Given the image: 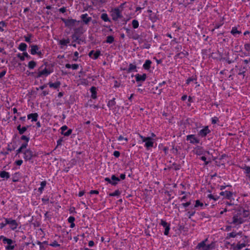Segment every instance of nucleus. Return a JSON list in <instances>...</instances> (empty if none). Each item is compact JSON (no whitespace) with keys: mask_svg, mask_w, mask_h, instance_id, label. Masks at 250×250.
I'll return each mask as SVG.
<instances>
[{"mask_svg":"<svg viewBox=\"0 0 250 250\" xmlns=\"http://www.w3.org/2000/svg\"><path fill=\"white\" fill-rule=\"evenodd\" d=\"M149 139L146 141L145 144V146L147 150H149L151 147H153L154 146L153 139L150 137H149Z\"/></svg>","mask_w":250,"mask_h":250,"instance_id":"a211bd4d","label":"nucleus"},{"mask_svg":"<svg viewBox=\"0 0 250 250\" xmlns=\"http://www.w3.org/2000/svg\"><path fill=\"white\" fill-rule=\"evenodd\" d=\"M230 33L231 34H232L233 36H236V35L237 34H240L241 33V32L240 31H238L237 30V27H233L231 31H230Z\"/></svg>","mask_w":250,"mask_h":250,"instance_id":"58836bf2","label":"nucleus"},{"mask_svg":"<svg viewBox=\"0 0 250 250\" xmlns=\"http://www.w3.org/2000/svg\"><path fill=\"white\" fill-rule=\"evenodd\" d=\"M123 29L125 30L126 33H127V36L129 38H133L134 39H137V38H135V37H133L132 36L134 31L130 30V29L126 28L125 27H124Z\"/></svg>","mask_w":250,"mask_h":250,"instance_id":"b1692460","label":"nucleus"},{"mask_svg":"<svg viewBox=\"0 0 250 250\" xmlns=\"http://www.w3.org/2000/svg\"><path fill=\"white\" fill-rule=\"evenodd\" d=\"M132 27L134 29H136L139 27V21L137 20H133L132 21Z\"/></svg>","mask_w":250,"mask_h":250,"instance_id":"49530a36","label":"nucleus"},{"mask_svg":"<svg viewBox=\"0 0 250 250\" xmlns=\"http://www.w3.org/2000/svg\"><path fill=\"white\" fill-rule=\"evenodd\" d=\"M241 211H239L236 214H234L232 217V222H230V224H234L235 226L243 224L245 219L241 216Z\"/></svg>","mask_w":250,"mask_h":250,"instance_id":"f03ea898","label":"nucleus"},{"mask_svg":"<svg viewBox=\"0 0 250 250\" xmlns=\"http://www.w3.org/2000/svg\"><path fill=\"white\" fill-rule=\"evenodd\" d=\"M105 181L107 182L109 184H111L112 186H115V183L114 182H112L111 180V178H109L108 177H106L104 178Z\"/></svg>","mask_w":250,"mask_h":250,"instance_id":"4d7b16f0","label":"nucleus"},{"mask_svg":"<svg viewBox=\"0 0 250 250\" xmlns=\"http://www.w3.org/2000/svg\"><path fill=\"white\" fill-rule=\"evenodd\" d=\"M49 245L53 247H57L60 246L56 241H54L53 243L50 244Z\"/></svg>","mask_w":250,"mask_h":250,"instance_id":"338daca9","label":"nucleus"},{"mask_svg":"<svg viewBox=\"0 0 250 250\" xmlns=\"http://www.w3.org/2000/svg\"><path fill=\"white\" fill-rule=\"evenodd\" d=\"M21 140L25 141V142H28L29 141L30 138H29V137H28L25 135H22L21 137Z\"/></svg>","mask_w":250,"mask_h":250,"instance_id":"680f3d73","label":"nucleus"},{"mask_svg":"<svg viewBox=\"0 0 250 250\" xmlns=\"http://www.w3.org/2000/svg\"><path fill=\"white\" fill-rule=\"evenodd\" d=\"M160 225L162 226L164 228H165L166 227H167V226H168L170 224L167 223L166 221H165L163 219H161L160 220Z\"/></svg>","mask_w":250,"mask_h":250,"instance_id":"603ef678","label":"nucleus"},{"mask_svg":"<svg viewBox=\"0 0 250 250\" xmlns=\"http://www.w3.org/2000/svg\"><path fill=\"white\" fill-rule=\"evenodd\" d=\"M135 77L138 86H141L142 85V83L145 82L147 78L146 74L145 73H144L143 75L137 74Z\"/></svg>","mask_w":250,"mask_h":250,"instance_id":"0eeeda50","label":"nucleus"},{"mask_svg":"<svg viewBox=\"0 0 250 250\" xmlns=\"http://www.w3.org/2000/svg\"><path fill=\"white\" fill-rule=\"evenodd\" d=\"M38 118V114L37 113H31L27 115L28 119H31L32 122H36L37 121Z\"/></svg>","mask_w":250,"mask_h":250,"instance_id":"5701e85b","label":"nucleus"},{"mask_svg":"<svg viewBox=\"0 0 250 250\" xmlns=\"http://www.w3.org/2000/svg\"><path fill=\"white\" fill-rule=\"evenodd\" d=\"M73 34L81 37V35L86 31V29H85L83 26L81 25L78 27L73 28Z\"/></svg>","mask_w":250,"mask_h":250,"instance_id":"9b49d317","label":"nucleus"},{"mask_svg":"<svg viewBox=\"0 0 250 250\" xmlns=\"http://www.w3.org/2000/svg\"><path fill=\"white\" fill-rule=\"evenodd\" d=\"M114 42V38L113 36H108L106 37L105 42L107 43H112Z\"/></svg>","mask_w":250,"mask_h":250,"instance_id":"a19ab883","label":"nucleus"},{"mask_svg":"<svg viewBox=\"0 0 250 250\" xmlns=\"http://www.w3.org/2000/svg\"><path fill=\"white\" fill-rule=\"evenodd\" d=\"M151 64H152V62L151 60H146L145 61V63H144V64L143 65V67L145 70L149 71Z\"/></svg>","mask_w":250,"mask_h":250,"instance_id":"6ab92c4d","label":"nucleus"},{"mask_svg":"<svg viewBox=\"0 0 250 250\" xmlns=\"http://www.w3.org/2000/svg\"><path fill=\"white\" fill-rule=\"evenodd\" d=\"M162 92V89H159L158 86H156L155 87V91H153V93L155 94H158V95H160Z\"/></svg>","mask_w":250,"mask_h":250,"instance_id":"052dcab7","label":"nucleus"},{"mask_svg":"<svg viewBox=\"0 0 250 250\" xmlns=\"http://www.w3.org/2000/svg\"><path fill=\"white\" fill-rule=\"evenodd\" d=\"M63 141V137L60 138L57 141V147L59 146H61L62 142Z\"/></svg>","mask_w":250,"mask_h":250,"instance_id":"0e129e2a","label":"nucleus"},{"mask_svg":"<svg viewBox=\"0 0 250 250\" xmlns=\"http://www.w3.org/2000/svg\"><path fill=\"white\" fill-rule=\"evenodd\" d=\"M53 72L52 70H50L46 67H45L44 69H42L41 70H39L37 75L35 77L36 78H39L42 76L46 77L49 74H50Z\"/></svg>","mask_w":250,"mask_h":250,"instance_id":"6e6552de","label":"nucleus"},{"mask_svg":"<svg viewBox=\"0 0 250 250\" xmlns=\"http://www.w3.org/2000/svg\"><path fill=\"white\" fill-rule=\"evenodd\" d=\"M37 65L36 62L34 61H31L28 62V67L30 69H34Z\"/></svg>","mask_w":250,"mask_h":250,"instance_id":"e433bc0d","label":"nucleus"},{"mask_svg":"<svg viewBox=\"0 0 250 250\" xmlns=\"http://www.w3.org/2000/svg\"><path fill=\"white\" fill-rule=\"evenodd\" d=\"M186 140L189 141V143L192 144H197L200 143V140L196 138L194 134L187 135Z\"/></svg>","mask_w":250,"mask_h":250,"instance_id":"9d476101","label":"nucleus"},{"mask_svg":"<svg viewBox=\"0 0 250 250\" xmlns=\"http://www.w3.org/2000/svg\"><path fill=\"white\" fill-rule=\"evenodd\" d=\"M208 197L209 199H213L214 200V201H216L219 198V196H217V195H213L212 194H208Z\"/></svg>","mask_w":250,"mask_h":250,"instance_id":"864d4df0","label":"nucleus"},{"mask_svg":"<svg viewBox=\"0 0 250 250\" xmlns=\"http://www.w3.org/2000/svg\"><path fill=\"white\" fill-rule=\"evenodd\" d=\"M101 54V51L99 50H97L96 52L94 51L93 56L91 58L96 60L99 58Z\"/></svg>","mask_w":250,"mask_h":250,"instance_id":"37998d69","label":"nucleus"},{"mask_svg":"<svg viewBox=\"0 0 250 250\" xmlns=\"http://www.w3.org/2000/svg\"><path fill=\"white\" fill-rule=\"evenodd\" d=\"M9 225H10V229L13 230H15L18 227V223L17 222L11 218H10Z\"/></svg>","mask_w":250,"mask_h":250,"instance_id":"2eb2a0df","label":"nucleus"},{"mask_svg":"<svg viewBox=\"0 0 250 250\" xmlns=\"http://www.w3.org/2000/svg\"><path fill=\"white\" fill-rule=\"evenodd\" d=\"M33 37V35L31 33L28 34L27 36H24V41L28 43H31V38Z\"/></svg>","mask_w":250,"mask_h":250,"instance_id":"79ce46f5","label":"nucleus"},{"mask_svg":"<svg viewBox=\"0 0 250 250\" xmlns=\"http://www.w3.org/2000/svg\"><path fill=\"white\" fill-rule=\"evenodd\" d=\"M137 66L135 64L130 63L128 68H124V70L126 71L127 73H129L132 72H137Z\"/></svg>","mask_w":250,"mask_h":250,"instance_id":"ddd939ff","label":"nucleus"},{"mask_svg":"<svg viewBox=\"0 0 250 250\" xmlns=\"http://www.w3.org/2000/svg\"><path fill=\"white\" fill-rule=\"evenodd\" d=\"M46 184H47V182L46 181H42L41 183V184H40L41 187L38 188V191L40 193V194L42 193V192L44 189V188H45V187L46 185Z\"/></svg>","mask_w":250,"mask_h":250,"instance_id":"72a5a7b5","label":"nucleus"},{"mask_svg":"<svg viewBox=\"0 0 250 250\" xmlns=\"http://www.w3.org/2000/svg\"><path fill=\"white\" fill-rule=\"evenodd\" d=\"M180 146H176L175 147L174 146H172V148L171 149L170 151L171 152L175 155H178L179 154V149H180Z\"/></svg>","mask_w":250,"mask_h":250,"instance_id":"c9c22d12","label":"nucleus"},{"mask_svg":"<svg viewBox=\"0 0 250 250\" xmlns=\"http://www.w3.org/2000/svg\"><path fill=\"white\" fill-rule=\"evenodd\" d=\"M170 225H169L168 226H167V227L165 228V231L164 233L165 235H168V234H169V231L170 229Z\"/></svg>","mask_w":250,"mask_h":250,"instance_id":"13d9d810","label":"nucleus"},{"mask_svg":"<svg viewBox=\"0 0 250 250\" xmlns=\"http://www.w3.org/2000/svg\"><path fill=\"white\" fill-rule=\"evenodd\" d=\"M10 174L8 172L6 171H0V177L3 179L7 180L10 178Z\"/></svg>","mask_w":250,"mask_h":250,"instance_id":"a878e982","label":"nucleus"},{"mask_svg":"<svg viewBox=\"0 0 250 250\" xmlns=\"http://www.w3.org/2000/svg\"><path fill=\"white\" fill-rule=\"evenodd\" d=\"M30 127L29 125H26L24 126L21 127V125H19L17 126V129L19 131V133L21 135L23 134L24 132L27 130V129Z\"/></svg>","mask_w":250,"mask_h":250,"instance_id":"412c9836","label":"nucleus"},{"mask_svg":"<svg viewBox=\"0 0 250 250\" xmlns=\"http://www.w3.org/2000/svg\"><path fill=\"white\" fill-rule=\"evenodd\" d=\"M111 180L112 182H114L115 183V186L117 185L119 182L120 181V179L117 177H116L115 175H112L111 176Z\"/></svg>","mask_w":250,"mask_h":250,"instance_id":"c03bdc74","label":"nucleus"},{"mask_svg":"<svg viewBox=\"0 0 250 250\" xmlns=\"http://www.w3.org/2000/svg\"><path fill=\"white\" fill-rule=\"evenodd\" d=\"M197 79V75H192L191 77H189L187 80L186 82V84L188 85L191 82L196 81Z\"/></svg>","mask_w":250,"mask_h":250,"instance_id":"7c9ffc66","label":"nucleus"},{"mask_svg":"<svg viewBox=\"0 0 250 250\" xmlns=\"http://www.w3.org/2000/svg\"><path fill=\"white\" fill-rule=\"evenodd\" d=\"M27 47V45L26 43L21 42L20 43L18 47V49L21 51L25 52Z\"/></svg>","mask_w":250,"mask_h":250,"instance_id":"f704fd0d","label":"nucleus"},{"mask_svg":"<svg viewBox=\"0 0 250 250\" xmlns=\"http://www.w3.org/2000/svg\"><path fill=\"white\" fill-rule=\"evenodd\" d=\"M238 233H236L235 231H232L227 234L226 239H229L230 238H235Z\"/></svg>","mask_w":250,"mask_h":250,"instance_id":"ea45409f","label":"nucleus"},{"mask_svg":"<svg viewBox=\"0 0 250 250\" xmlns=\"http://www.w3.org/2000/svg\"><path fill=\"white\" fill-rule=\"evenodd\" d=\"M204 205L203 203L201 202L199 200H197L195 201V204L193 208V209H194L195 208H197L199 207H203Z\"/></svg>","mask_w":250,"mask_h":250,"instance_id":"de8ad7c7","label":"nucleus"},{"mask_svg":"<svg viewBox=\"0 0 250 250\" xmlns=\"http://www.w3.org/2000/svg\"><path fill=\"white\" fill-rule=\"evenodd\" d=\"M246 246V243L245 242H244L242 243H240V242H238L236 245H235L234 244L231 245V247L233 248L234 250H240Z\"/></svg>","mask_w":250,"mask_h":250,"instance_id":"dca6fc26","label":"nucleus"},{"mask_svg":"<svg viewBox=\"0 0 250 250\" xmlns=\"http://www.w3.org/2000/svg\"><path fill=\"white\" fill-rule=\"evenodd\" d=\"M90 91L91 93V98L93 99H96L97 98L96 87L95 86H92L90 89Z\"/></svg>","mask_w":250,"mask_h":250,"instance_id":"393cba45","label":"nucleus"},{"mask_svg":"<svg viewBox=\"0 0 250 250\" xmlns=\"http://www.w3.org/2000/svg\"><path fill=\"white\" fill-rule=\"evenodd\" d=\"M139 135L140 138L142 139L143 142L146 143V141H147L148 140H150L149 137H144V136L141 135V134H139Z\"/></svg>","mask_w":250,"mask_h":250,"instance_id":"e2e57ef3","label":"nucleus"},{"mask_svg":"<svg viewBox=\"0 0 250 250\" xmlns=\"http://www.w3.org/2000/svg\"><path fill=\"white\" fill-rule=\"evenodd\" d=\"M219 121V119L217 117H214L211 118V124H215Z\"/></svg>","mask_w":250,"mask_h":250,"instance_id":"69168bd1","label":"nucleus"},{"mask_svg":"<svg viewBox=\"0 0 250 250\" xmlns=\"http://www.w3.org/2000/svg\"><path fill=\"white\" fill-rule=\"evenodd\" d=\"M48 84L49 85L50 88H53L55 89H57L60 87L61 83L60 81H57L54 83H53L52 82H49L48 83Z\"/></svg>","mask_w":250,"mask_h":250,"instance_id":"4be33fe9","label":"nucleus"},{"mask_svg":"<svg viewBox=\"0 0 250 250\" xmlns=\"http://www.w3.org/2000/svg\"><path fill=\"white\" fill-rule=\"evenodd\" d=\"M112 19L114 21H117L118 19L123 17L122 13L118 8H115L111 10Z\"/></svg>","mask_w":250,"mask_h":250,"instance_id":"39448f33","label":"nucleus"},{"mask_svg":"<svg viewBox=\"0 0 250 250\" xmlns=\"http://www.w3.org/2000/svg\"><path fill=\"white\" fill-rule=\"evenodd\" d=\"M23 159L25 161H30L33 158L37 156V154L30 149H26L23 152Z\"/></svg>","mask_w":250,"mask_h":250,"instance_id":"f257e3e1","label":"nucleus"},{"mask_svg":"<svg viewBox=\"0 0 250 250\" xmlns=\"http://www.w3.org/2000/svg\"><path fill=\"white\" fill-rule=\"evenodd\" d=\"M195 213V210L194 211H189L187 213V216L189 219H190L192 216H193Z\"/></svg>","mask_w":250,"mask_h":250,"instance_id":"6e6d98bb","label":"nucleus"},{"mask_svg":"<svg viewBox=\"0 0 250 250\" xmlns=\"http://www.w3.org/2000/svg\"><path fill=\"white\" fill-rule=\"evenodd\" d=\"M116 104L115 98H113L108 101L107 105L110 109H113V107L116 105Z\"/></svg>","mask_w":250,"mask_h":250,"instance_id":"c85d7f7f","label":"nucleus"},{"mask_svg":"<svg viewBox=\"0 0 250 250\" xmlns=\"http://www.w3.org/2000/svg\"><path fill=\"white\" fill-rule=\"evenodd\" d=\"M195 154L197 155H201L204 154L203 147L200 146H197L195 148Z\"/></svg>","mask_w":250,"mask_h":250,"instance_id":"cd10ccee","label":"nucleus"},{"mask_svg":"<svg viewBox=\"0 0 250 250\" xmlns=\"http://www.w3.org/2000/svg\"><path fill=\"white\" fill-rule=\"evenodd\" d=\"M211 131L209 130L208 126H205L204 128L201 129L198 132V136L201 138L205 137L208 134L210 133Z\"/></svg>","mask_w":250,"mask_h":250,"instance_id":"1a4fd4ad","label":"nucleus"},{"mask_svg":"<svg viewBox=\"0 0 250 250\" xmlns=\"http://www.w3.org/2000/svg\"><path fill=\"white\" fill-rule=\"evenodd\" d=\"M30 53L32 55H36L38 51H39V47L37 45L32 44L30 45Z\"/></svg>","mask_w":250,"mask_h":250,"instance_id":"aec40b11","label":"nucleus"},{"mask_svg":"<svg viewBox=\"0 0 250 250\" xmlns=\"http://www.w3.org/2000/svg\"><path fill=\"white\" fill-rule=\"evenodd\" d=\"M233 193L231 191L226 190L225 191H221L220 193V195L223 196L225 198L230 200L232 197Z\"/></svg>","mask_w":250,"mask_h":250,"instance_id":"4468645a","label":"nucleus"},{"mask_svg":"<svg viewBox=\"0 0 250 250\" xmlns=\"http://www.w3.org/2000/svg\"><path fill=\"white\" fill-rule=\"evenodd\" d=\"M101 19L105 22H111V20L109 18L106 13H102L101 15Z\"/></svg>","mask_w":250,"mask_h":250,"instance_id":"c756f323","label":"nucleus"},{"mask_svg":"<svg viewBox=\"0 0 250 250\" xmlns=\"http://www.w3.org/2000/svg\"><path fill=\"white\" fill-rule=\"evenodd\" d=\"M241 216L244 219L248 217L250 215L249 211L246 210H243L242 212L241 211Z\"/></svg>","mask_w":250,"mask_h":250,"instance_id":"4c0bfd02","label":"nucleus"},{"mask_svg":"<svg viewBox=\"0 0 250 250\" xmlns=\"http://www.w3.org/2000/svg\"><path fill=\"white\" fill-rule=\"evenodd\" d=\"M200 159L204 162L205 166L208 165L210 162V161L207 160V158L205 156L201 157Z\"/></svg>","mask_w":250,"mask_h":250,"instance_id":"5fc2aeb1","label":"nucleus"},{"mask_svg":"<svg viewBox=\"0 0 250 250\" xmlns=\"http://www.w3.org/2000/svg\"><path fill=\"white\" fill-rule=\"evenodd\" d=\"M121 194V191H119V190L117 189L114 192L110 193L109 194V196H119Z\"/></svg>","mask_w":250,"mask_h":250,"instance_id":"8fccbe9b","label":"nucleus"},{"mask_svg":"<svg viewBox=\"0 0 250 250\" xmlns=\"http://www.w3.org/2000/svg\"><path fill=\"white\" fill-rule=\"evenodd\" d=\"M189 53L188 51H184L176 54L174 56V58L175 60L177 59L178 58L182 59L185 57H187Z\"/></svg>","mask_w":250,"mask_h":250,"instance_id":"f3484780","label":"nucleus"},{"mask_svg":"<svg viewBox=\"0 0 250 250\" xmlns=\"http://www.w3.org/2000/svg\"><path fill=\"white\" fill-rule=\"evenodd\" d=\"M214 247L213 243H211L210 244L206 245L204 242H200L196 247L197 250H210L212 249Z\"/></svg>","mask_w":250,"mask_h":250,"instance_id":"20e7f679","label":"nucleus"},{"mask_svg":"<svg viewBox=\"0 0 250 250\" xmlns=\"http://www.w3.org/2000/svg\"><path fill=\"white\" fill-rule=\"evenodd\" d=\"M11 242H8L7 244H8L7 246H5V249L6 250H13L15 247V245H12V244L15 243V242L14 241L11 239H10Z\"/></svg>","mask_w":250,"mask_h":250,"instance_id":"bb28decb","label":"nucleus"},{"mask_svg":"<svg viewBox=\"0 0 250 250\" xmlns=\"http://www.w3.org/2000/svg\"><path fill=\"white\" fill-rule=\"evenodd\" d=\"M244 48L247 51H250V43H245L244 44Z\"/></svg>","mask_w":250,"mask_h":250,"instance_id":"774afa93","label":"nucleus"},{"mask_svg":"<svg viewBox=\"0 0 250 250\" xmlns=\"http://www.w3.org/2000/svg\"><path fill=\"white\" fill-rule=\"evenodd\" d=\"M70 42V40L69 38L67 39H62L59 41V44L62 46H67V44Z\"/></svg>","mask_w":250,"mask_h":250,"instance_id":"2f4dec72","label":"nucleus"},{"mask_svg":"<svg viewBox=\"0 0 250 250\" xmlns=\"http://www.w3.org/2000/svg\"><path fill=\"white\" fill-rule=\"evenodd\" d=\"M149 19L152 22H155L158 19L156 14L155 13H151L149 15Z\"/></svg>","mask_w":250,"mask_h":250,"instance_id":"473e14b6","label":"nucleus"},{"mask_svg":"<svg viewBox=\"0 0 250 250\" xmlns=\"http://www.w3.org/2000/svg\"><path fill=\"white\" fill-rule=\"evenodd\" d=\"M172 165H173V166H174V169L175 170H179V169L181 168V165H178V164H176V163H173V164H172Z\"/></svg>","mask_w":250,"mask_h":250,"instance_id":"bf43d9fd","label":"nucleus"},{"mask_svg":"<svg viewBox=\"0 0 250 250\" xmlns=\"http://www.w3.org/2000/svg\"><path fill=\"white\" fill-rule=\"evenodd\" d=\"M81 21L80 22L82 24L88 25L89 22L92 21V18L88 16L87 13L82 14L80 16Z\"/></svg>","mask_w":250,"mask_h":250,"instance_id":"423d86ee","label":"nucleus"},{"mask_svg":"<svg viewBox=\"0 0 250 250\" xmlns=\"http://www.w3.org/2000/svg\"><path fill=\"white\" fill-rule=\"evenodd\" d=\"M61 134L64 136H69L72 132V129H68L67 126L66 125H63L61 127Z\"/></svg>","mask_w":250,"mask_h":250,"instance_id":"f8f14e48","label":"nucleus"},{"mask_svg":"<svg viewBox=\"0 0 250 250\" xmlns=\"http://www.w3.org/2000/svg\"><path fill=\"white\" fill-rule=\"evenodd\" d=\"M61 20L64 23L65 26L68 28H71L76 25V23L79 24L80 22V21H77L73 19H66L64 18H61Z\"/></svg>","mask_w":250,"mask_h":250,"instance_id":"7ed1b4c3","label":"nucleus"},{"mask_svg":"<svg viewBox=\"0 0 250 250\" xmlns=\"http://www.w3.org/2000/svg\"><path fill=\"white\" fill-rule=\"evenodd\" d=\"M241 168L244 169L245 173L247 175V174H250V167L247 166L246 165H245L243 167H242Z\"/></svg>","mask_w":250,"mask_h":250,"instance_id":"a18cd8bd","label":"nucleus"},{"mask_svg":"<svg viewBox=\"0 0 250 250\" xmlns=\"http://www.w3.org/2000/svg\"><path fill=\"white\" fill-rule=\"evenodd\" d=\"M71 37L73 40L72 42H77L78 40H81L80 36L74 35L73 34L72 35Z\"/></svg>","mask_w":250,"mask_h":250,"instance_id":"3c124183","label":"nucleus"},{"mask_svg":"<svg viewBox=\"0 0 250 250\" xmlns=\"http://www.w3.org/2000/svg\"><path fill=\"white\" fill-rule=\"evenodd\" d=\"M81 84L83 85H88L89 82L86 79H80Z\"/></svg>","mask_w":250,"mask_h":250,"instance_id":"09e8293b","label":"nucleus"}]
</instances>
